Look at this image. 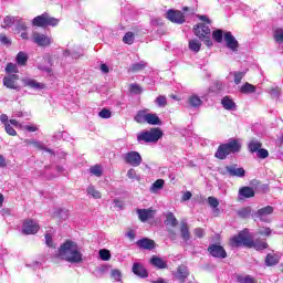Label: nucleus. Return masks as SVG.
I'll return each mask as SVG.
<instances>
[{
	"label": "nucleus",
	"instance_id": "1",
	"mask_svg": "<svg viewBox=\"0 0 283 283\" xmlns=\"http://www.w3.org/2000/svg\"><path fill=\"white\" fill-rule=\"evenodd\" d=\"M56 258L71 264H81L83 262V253L78 250V244L72 240H66L60 245Z\"/></svg>",
	"mask_w": 283,
	"mask_h": 283
},
{
	"label": "nucleus",
	"instance_id": "2",
	"mask_svg": "<svg viewBox=\"0 0 283 283\" xmlns=\"http://www.w3.org/2000/svg\"><path fill=\"white\" fill-rule=\"evenodd\" d=\"M241 150L242 144H240V140L231 138L228 143L218 146L214 158H218V160H227L228 156H231V154H240Z\"/></svg>",
	"mask_w": 283,
	"mask_h": 283
},
{
	"label": "nucleus",
	"instance_id": "3",
	"mask_svg": "<svg viewBox=\"0 0 283 283\" xmlns=\"http://www.w3.org/2000/svg\"><path fill=\"white\" fill-rule=\"evenodd\" d=\"M195 36L203 41L207 48H212L213 42L211 41V28L205 23L195 24L192 28Z\"/></svg>",
	"mask_w": 283,
	"mask_h": 283
},
{
	"label": "nucleus",
	"instance_id": "4",
	"mask_svg": "<svg viewBox=\"0 0 283 283\" xmlns=\"http://www.w3.org/2000/svg\"><path fill=\"white\" fill-rule=\"evenodd\" d=\"M230 245L235 248L247 247L248 249H253V239L251 238V234H249L248 230H243L230 240Z\"/></svg>",
	"mask_w": 283,
	"mask_h": 283
},
{
	"label": "nucleus",
	"instance_id": "5",
	"mask_svg": "<svg viewBox=\"0 0 283 283\" xmlns=\"http://www.w3.org/2000/svg\"><path fill=\"white\" fill-rule=\"evenodd\" d=\"M32 25L34 28H48L50 25L52 28H56V25H59V19L52 18V17H50V13L44 12L41 15H36L32 20Z\"/></svg>",
	"mask_w": 283,
	"mask_h": 283
},
{
	"label": "nucleus",
	"instance_id": "6",
	"mask_svg": "<svg viewBox=\"0 0 283 283\" xmlns=\"http://www.w3.org/2000/svg\"><path fill=\"white\" fill-rule=\"evenodd\" d=\"M160 138H163V130L160 128H151L150 130L142 132L137 136L139 143H158Z\"/></svg>",
	"mask_w": 283,
	"mask_h": 283
},
{
	"label": "nucleus",
	"instance_id": "7",
	"mask_svg": "<svg viewBox=\"0 0 283 283\" xmlns=\"http://www.w3.org/2000/svg\"><path fill=\"white\" fill-rule=\"evenodd\" d=\"M31 39L38 48H50L52 45V38L36 31L32 33Z\"/></svg>",
	"mask_w": 283,
	"mask_h": 283
},
{
	"label": "nucleus",
	"instance_id": "8",
	"mask_svg": "<svg viewBox=\"0 0 283 283\" xmlns=\"http://www.w3.org/2000/svg\"><path fill=\"white\" fill-rule=\"evenodd\" d=\"M166 19H168V21L171 23H177V25H182V23L186 21L185 13H182L180 10L174 9L167 11Z\"/></svg>",
	"mask_w": 283,
	"mask_h": 283
},
{
	"label": "nucleus",
	"instance_id": "9",
	"mask_svg": "<svg viewBox=\"0 0 283 283\" xmlns=\"http://www.w3.org/2000/svg\"><path fill=\"white\" fill-rule=\"evenodd\" d=\"M39 229H41V227L32 219H27L22 224V233H24V235H34V233H39Z\"/></svg>",
	"mask_w": 283,
	"mask_h": 283
},
{
	"label": "nucleus",
	"instance_id": "10",
	"mask_svg": "<svg viewBox=\"0 0 283 283\" xmlns=\"http://www.w3.org/2000/svg\"><path fill=\"white\" fill-rule=\"evenodd\" d=\"M125 164L130 165V167H140L143 163V157L138 151H129L124 157Z\"/></svg>",
	"mask_w": 283,
	"mask_h": 283
},
{
	"label": "nucleus",
	"instance_id": "11",
	"mask_svg": "<svg viewBox=\"0 0 283 283\" xmlns=\"http://www.w3.org/2000/svg\"><path fill=\"white\" fill-rule=\"evenodd\" d=\"M208 253H210L212 258H218L219 260H224V258H227V250L220 244H210L208 247Z\"/></svg>",
	"mask_w": 283,
	"mask_h": 283
},
{
	"label": "nucleus",
	"instance_id": "12",
	"mask_svg": "<svg viewBox=\"0 0 283 283\" xmlns=\"http://www.w3.org/2000/svg\"><path fill=\"white\" fill-rule=\"evenodd\" d=\"M189 268L185 264L178 265L177 271L174 273L175 280L180 283L187 282V277H189Z\"/></svg>",
	"mask_w": 283,
	"mask_h": 283
},
{
	"label": "nucleus",
	"instance_id": "13",
	"mask_svg": "<svg viewBox=\"0 0 283 283\" xmlns=\"http://www.w3.org/2000/svg\"><path fill=\"white\" fill-rule=\"evenodd\" d=\"M17 81H19V75L17 74H11L8 76L3 77V85L4 87H8V90H21V87H19V84H17Z\"/></svg>",
	"mask_w": 283,
	"mask_h": 283
},
{
	"label": "nucleus",
	"instance_id": "14",
	"mask_svg": "<svg viewBox=\"0 0 283 283\" xmlns=\"http://www.w3.org/2000/svg\"><path fill=\"white\" fill-rule=\"evenodd\" d=\"M226 170L228 171L229 176L235 178H244L247 176V170L244 168H238V165L226 166Z\"/></svg>",
	"mask_w": 283,
	"mask_h": 283
},
{
	"label": "nucleus",
	"instance_id": "15",
	"mask_svg": "<svg viewBox=\"0 0 283 283\" xmlns=\"http://www.w3.org/2000/svg\"><path fill=\"white\" fill-rule=\"evenodd\" d=\"M136 245L138 247V249H144L145 251H151L156 249V241L149 238H143L136 242Z\"/></svg>",
	"mask_w": 283,
	"mask_h": 283
},
{
	"label": "nucleus",
	"instance_id": "16",
	"mask_svg": "<svg viewBox=\"0 0 283 283\" xmlns=\"http://www.w3.org/2000/svg\"><path fill=\"white\" fill-rule=\"evenodd\" d=\"M224 41L229 50H232V52H238V48H240V43H238V40H235V38L233 36V34H231V32L224 33Z\"/></svg>",
	"mask_w": 283,
	"mask_h": 283
},
{
	"label": "nucleus",
	"instance_id": "17",
	"mask_svg": "<svg viewBox=\"0 0 283 283\" xmlns=\"http://www.w3.org/2000/svg\"><path fill=\"white\" fill-rule=\"evenodd\" d=\"M133 273L138 277H149V272H147V269H145V265L140 263L133 264Z\"/></svg>",
	"mask_w": 283,
	"mask_h": 283
},
{
	"label": "nucleus",
	"instance_id": "18",
	"mask_svg": "<svg viewBox=\"0 0 283 283\" xmlns=\"http://www.w3.org/2000/svg\"><path fill=\"white\" fill-rule=\"evenodd\" d=\"M221 105L223 108H226L228 112H235L238 109V105L234 103L232 98H230L228 95H226L221 99Z\"/></svg>",
	"mask_w": 283,
	"mask_h": 283
},
{
	"label": "nucleus",
	"instance_id": "19",
	"mask_svg": "<svg viewBox=\"0 0 283 283\" xmlns=\"http://www.w3.org/2000/svg\"><path fill=\"white\" fill-rule=\"evenodd\" d=\"M179 231H180L181 239L185 242H189L191 240V232L189 231V224L187 222L185 221L181 222Z\"/></svg>",
	"mask_w": 283,
	"mask_h": 283
},
{
	"label": "nucleus",
	"instance_id": "20",
	"mask_svg": "<svg viewBox=\"0 0 283 283\" xmlns=\"http://www.w3.org/2000/svg\"><path fill=\"white\" fill-rule=\"evenodd\" d=\"M137 214L140 222H147V220H151V218H154V211L150 209H138Z\"/></svg>",
	"mask_w": 283,
	"mask_h": 283
},
{
	"label": "nucleus",
	"instance_id": "21",
	"mask_svg": "<svg viewBox=\"0 0 283 283\" xmlns=\"http://www.w3.org/2000/svg\"><path fill=\"white\" fill-rule=\"evenodd\" d=\"M239 196L245 199L255 198V190L249 186H244L239 189Z\"/></svg>",
	"mask_w": 283,
	"mask_h": 283
},
{
	"label": "nucleus",
	"instance_id": "22",
	"mask_svg": "<svg viewBox=\"0 0 283 283\" xmlns=\"http://www.w3.org/2000/svg\"><path fill=\"white\" fill-rule=\"evenodd\" d=\"M150 264L155 266V269H168L167 261L163 260L157 255H153L150 259Z\"/></svg>",
	"mask_w": 283,
	"mask_h": 283
},
{
	"label": "nucleus",
	"instance_id": "23",
	"mask_svg": "<svg viewBox=\"0 0 283 283\" xmlns=\"http://www.w3.org/2000/svg\"><path fill=\"white\" fill-rule=\"evenodd\" d=\"M273 213V207L272 206H266L261 209H259L255 213L256 218H259L262 222H264V218L266 216H271Z\"/></svg>",
	"mask_w": 283,
	"mask_h": 283
},
{
	"label": "nucleus",
	"instance_id": "24",
	"mask_svg": "<svg viewBox=\"0 0 283 283\" xmlns=\"http://www.w3.org/2000/svg\"><path fill=\"white\" fill-rule=\"evenodd\" d=\"M250 154H258L262 149V143L255 138L251 139L248 144Z\"/></svg>",
	"mask_w": 283,
	"mask_h": 283
},
{
	"label": "nucleus",
	"instance_id": "25",
	"mask_svg": "<svg viewBox=\"0 0 283 283\" xmlns=\"http://www.w3.org/2000/svg\"><path fill=\"white\" fill-rule=\"evenodd\" d=\"M280 264V256L277 254L269 253L265 256V265L266 266H275Z\"/></svg>",
	"mask_w": 283,
	"mask_h": 283
},
{
	"label": "nucleus",
	"instance_id": "26",
	"mask_svg": "<svg viewBox=\"0 0 283 283\" xmlns=\"http://www.w3.org/2000/svg\"><path fill=\"white\" fill-rule=\"evenodd\" d=\"M252 244V249H255V251H264L265 249H269V243L264 239H256Z\"/></svg>",
	"mask_w": 283,
	"mask_h": 283
},
{
	"label": "nucleus",
	"instance_id": "27",
	"mask_svg": "<svg viewBox=\"0 0 283 283\" xmlns=\"http://www.w3.org/2000/svg\"><path fill=\"white\" fill-rule=\"evenodd\" d=\"M208 205L209 207H211L213 210V213L216 216H220V209L218 207H220V201H218V198L216 197H208Z\"/></svg>",
	"mask_w": 283,
	"mask_h": 283
},
{
	"label": "nucleus",
	"instance_id": "28",
	"mask_svg": "<svg viewBox=\"0 0 283 283\" xmlns=\"http://www.w3.org/2000/svg\"><path fill=\"white\" fill-rule=\"evenodd\" d=\"M147 111H138L137 114L134 117V120L138 123V125H145L147 123Z\"/></svg>",
	"mask_w": 283,
	"mask_h": 283
},
{
	"label": "nucleus",
	"instance_id": "29",
	"mask_svg": "<svg viewBox=\"0 0 283 283\" xmlns=\"http://www.w3.org/2000/svg\"><path fill=\"white\" fill-rule=\"evenodd\" d=\"M146 123L148 125H163V120H160V117L154 113H148L146 117Z\"/></svg>",
	"mask_w": 283,
	"mask_h": 283
},
{
	"label": "nucleus",
	"instance_id": "30",
	"mask_svg": "<svg viewBox=\"0 0 283 283\" xmlns=\"http://www.w3.org/2000/svg\"><path fill=\"white\" fill-rule=\"evenodd\" d=\"M164 223L166 224V227L176 228V227H178V219H176V216H174L172 212H169L166 216V220L164 221Z\"/></svg>",
	"mask_w": 283,
	"mask_h": 283
},
{
	"label": "nucleus",
	"instance_id": "31",
	"mask_svg": "<svg viewBox=\"0 0 283 283\" xmlns=\"http://www.w3.org/2000/svg\"><path fill=\"white\" fill-rule=\"evenodd\" d=\"M255 85L245 82L241 87H240V92L241 94H255Z\"/></svg>",
	"mask_w": 283,
	"mask_h": 283
},
{
	"label": "nucleus",
	"instance_id": "32",
	"mask_svg": "<svg viewBox=\"0 0 283 283\" xmlns=\"http://www.w3.org/2000/svg\"><path fill=\"white\" fill-rule=\"evenodd\" d=\"M15 62L18 65H28V54L23 51H20L17 54Z\"/></svg>",
	"mask_w": 283,
	"mask_h": 283
},
{
	"label": "nucleus",
	"instance_id": "33",
	"mask_svg": "<svg viewBox=\"0 0 283 283\" xmlns=\"http://www.w3.org/2000/svg\"><path fill=\"white\" fill-rule=\"evenodd\" d=\"M273 230L269 227L261 226L258 229V235H262L263 238H271Z\"/></svg>",
	"mask_w": 283,
	"mask_h": 283
},
{
	"label": "nucleus",
	"instance_id": "34",
	"mask_svg": "<svg viewBox=\"0 0 283 283\" xmlns=\"http://www.w3.org/2000/svg\"><path fill=\"white\" fill-rule=\"evenodd\" d=\"M88 171L92 176H96V178H101V176H103V167H101V165L91 166Z\"/></svg>",
	"mask_w": 283,
	"mask_h": 283
},
{
	"label": "nucleus",
	"instance_id": "35",
	"mask_svg": "<svg viewBox=\"0 0 283 283\" xmlns=\"http://www.w3.org/2000/svg\"><path fill=\"white\" fill-rule=\"evenodd\" d=\"M165 187V180L164 179H157L150 187L151 193H156V191L163 189Z\"/></svg>",
	"mask_w": 283,
	"mask_h": 283
},
{
	"label": "nucleus",
	"instance_id": "36",
	"mask_svg": "<svg viewBox=\"0 0 283 283\" xmlns=\"http://www.w3.org/2000/svg\"><path fill=\"white\" fill-rule=\"evenodd\" d=\"M135 41V35L134 32L128 31L125 33V35L123 36V43H125L126 45H133Z\"/></svg>",
	"mask_w": 283,
	"mask_h": 283
},
{
	"label": "nucleus",
	"instance_id": "37",
	"mask_svg": "<svg viewBox=\"0 0 283 283\" xmlns=\"http://www.w3.org/2000/svg\"><path fill=\"white\" fill-rule=\"evenodd\" d=\"M188 48L191 50V52H198L202 48V43H200L198 40H190Z\"/></svg>",
	"mask_w": 283,
	"mask_h": 283
},
{
	"label": "nucleus",
	"instance_id": "38",
	"mask_svg": "<svg viewBox=\"0 0 283 283\" xmlns=\"http://www.w3.org/2000/svg\"><path fill=\"white\" fill-rule=\"evenodd\" d=\"M86 192L88 193V196H92V198H95L96 200H99V198H102L101 191L96 190L94 186H88Z\"/></svg>",
	"mask_w": 283,
	"mask_h": 283
},
{
	"label": "nucleus",
	"instance_id": "39",
	"mask_svg": "<svg viewBox=\"0 0 283 283\" xmlns=\"http://www.w3.org/2000/svg\"><path fill=\"white\" fill-rule=\"evenodd\" d=\"M188 103L191 107H200V105H202V99L196 95H192L189 97Z\"/></svg>",
	"mask_w": 283,
	"mask_h": 283
},
{
	"label": "nucleus",
	"instance_id": "40",
	"mask_svg": "<svg viewBox=\"0 0 283 283\" xmlns=\"http://www.w3.org/2000/svg\"><path fill=\"white\" fill-rule=\"evenodd\" d=\"M99 258L104 262H108V260H112V253L107 249L99 250Z\"/></svg>",
	"mask_w": 283,
	"mask_h": 283
},
{
	"label": "nucleus",
	"instance_id": "41",
	"mask_svg": "<svg viewBox=\"0 0 283 283\" xmlns=\"http://www.w3.org/2000/svg\"><path fill=\"white\" fill-rule=\"evenodd\" d=\"M7 74H19V67L14 63H8L6 66Z\"/></svg>",
	"mask_w": 283,
	"mask_h": 283
},
{
	"label": "nucleus",
	"instance_id": "42",
	"mask_svg": "<svg viewBox=\"0 0 283 283\" xmlns=\"http://www.w3.org/2000/svg\"><path fill=\"white\" fill-rule=\"evenodd\" d=\"M233 76H234V84L240 85V83H242V80L244 78V76H247V71L234 72Z\"/></svg>",
	"mask_w": 283,
	"mask_h": 283
},
{
	"label": "nucleus",
	"instance_id": "43",
	"mask_svg": "<svg viewBox=\"0 0 283 283\" xmlns=\"http://www.w3.org/2000/svg\"><path fill=\"white\" fill-rule=\"evenodd\" d=\"M14 24V17L12 15H7L3 19V24L1 25V28L6 29V28H12V25Z\"/></svg>",
	"mask_w": 283,
	"mask_h": 283
},
{
	"label": "nucleus",
	"instance_id": "44",
	"mask_svg": "<svg viewBox=\"0 0 283 283\" xmlns=\"http://www.w3.org/2000/svg\"><path fill=\"white\" fill-rule=\"evenodd\" d=\"M24 143L28 147H30V145H32L33 147H36V149H45V147H43V145H41V142H39V140L25 139Z\"/></svg>",
	"mask_w": 283,
	"mask_h": 283
},
{
	"label": "nucleus",
	"instance_id": "45",
	"mask_svg": "<svg viewBox=\"0 0 283 283\" xmlns=\"http://www.w3.org/2000/svg\"><path fill=\"white\" fill-rule=\"evenodd\" d=\"M273 39L276 43H283V30L282 29H275Z\"/></svg>",
	"mask_w": 283,
	"mask_h": 283
},
{
	"label": "nucleus",
	"instance_id": "46",
	"mask_svg": "<svg viewBox=\"0 0 283 283\" xmlns=\"http://www.w3.org/2000/svg\"><path fill=\"white\" fill-rule=\"evenodd\" d=\"M212 39L217 42V43H222V39H223V32L222 30L218 29L216 31L212 32Z\"/></svg>",
	"mask_w": 283,
	"mask_h": 283
},
{
	"label": "nucleus",
	"instance_id": "47",
	"mask_svg": "<svg viewBox=\"0 0 283 283\" xmlns=\"http://www.w3.org/2000/svg\"><path fill=\"white\" fill-rule=\"evenodd\" d=\"M155 103L158 105V107H167V97L159 95L156 97Z\"/></svg>",
	"mask_w": 283,
	"mask_h": 283
},
{
	"label": "nucleus",
	"instance_id": "48",
	"mask_svg": "<svg viewBox=\"0 0 283 283\" xmlns=\"http://www.w3.org/2000/svg\"><path fill=\"white\" fill-rule=\"evenodd\" d=\"M147 67L146 63H135L130 66V72H143Z\"/></svg>",
	"mask_w": 283,
	"mask_h": 283
},
{
	"label": "nucleus",
	"instance_id": "49",
	"mask_svg": "<svg viewBox=\"0 0 283 283\" xmlns=\"http://www.w3.org/2000/svg\"><path fill=\"white\" fill-rule=\"evenodd\" d=\"M239 218H242L243 220L249 218L251 216V208H242L238 211Z\"/></svg>",
	"mask_w": 283,
	"mask_h": 283
},
{
	"label": "nucleus",
	"instance_id": "50",
	"mask_svg": "<svg viewBox=\"0 0 283 283\" xmlns=\"http://www.w3.org/2000/svg\"><path fill=\"white\" fill-rule=\"evenodd\" d=\"M111 277H113L115 282H122L123 273L120 272V270H112Z\"/></svg>",
	"mask_w": 283,
	"mask_h": 283
},
{
	"label": "nucleus",
	"instance_id": "51",
	"mask_svg": "<svg viewBox=\"0 0 283 283\" xmlns=\"http://www.w3.org/2000/svg\"><path fill=\"white\" fill-rule=\"evenodd\" d=\"M239 283H255V279H253L251 275L247 276H238Z\"/></svg>",
	"mask_w": 283,
	"mask_h": 283
},
{
	"label": "nucleus",
	"instance_id": "52",
	"mask_svg": "<svg viewBox=\"0 0 283 283\" xmlns=\"http://www.w3.org/2000/svg\"><path fill=\"white\" fill-rule=\"evenodd\" d=\"M256 157H259L261 160H264L265 158H269V150L266 148H261L256 153Z\"/></svg>",
	"mask_w": 283,
	"mask_h": 283
},
{
	"label": "nucleus",
	"instance_id": "53",
	"mask_svg": "<svg viewBox=\"0 0 283 283\" xmlns=\"http://www.w3.org/2000/svg\"><path fill=\"white\" fill-rule=\"evenodd\" d=\"M129 92L132 94H140L143 92V88L138 84H130L129 85Z\"/></svg>",
	"mask_w": 283,
	"mask_h": 283
},
{
	"label": "nucleus",
	"instance_id": "54",
	"mask_svg": "<svg viewBox=\"0 0 283 283\" xmlns=\"http://www.w3.org/2000/svg\"><path fill=\"white\" fill-rule=\"evenodd\" d=\"M99 118H112V111L107 109V108H103L99 113H98Z\"/></svg>",
	"mask_w": 283,
	"mask_h": 283
},
{
	"label": "nucleus",
	"instance_id": "55",
	"mask_svg": "<svg viewBox=\"0 0 283 283\" xmlns=\"http://www.w3.org/2000/svg\"><path fill=\"white\" fill-rule=\"evenodd\" d=\"M127 178H129L130 180H138L140 177L136 175V170L134 168H130L127 171Z\"/></svg>",
	"mask_w": 283,
	"mask_h": 283
},
{
	"label": "nucleus",
	"instance_id": "56",
	"mask_svg": "<svg viewBox=\"0 0 283 283\" xmlns=\"http://www.w3.org/2000/svg\"><path fill=\"white\" fill-rule=\"evenodd\" d=\"M4 129L9 136H17V130L14 127H12V125L6 124Z\"/></svg>",
	"mask_w": 283,
	"mask_h": 283
},
{
	"label": "nucleus",
	"instance_id": "57",
	"mask_svg": "<svg viewBox=\"0 0 283 283\" xmlns=\"http://www.w3.org/2000/svg\"><path fill=\"white\" fill-rule=\"evenodd\" d=\"M0 43L2 45H12V41L9 40L7 34H0Z\"/></svg>",
	"mask_w": 283,
	"mask_h": 283
},
{
	"label": "nucleus",
	"instance_id": "58",
	"mask_svg": "<svg viewBox=\"0 0 283 283\" xmlns=\"http://www.w3.org/2000/svg\"><path fill=\"white\" fill-rule=\"evenodd\" d=\"M45 244L49 245L51 249L54 248V241L52 240V234H45Z\"/></svg>",
	"mask_w": 283,
	"mask_h": 283
},
{
	"label": "nucleus",
	"instance_id": "59",
	"mask_svg": "<svg viewBox=\"0 0 283 283\" xmlns=\"http://www.w3.org/2000/svg\"><path fill=\"white\" fill-rule=\"evenodd\" d=\"M193 233H195L196 238H205V229H202V228H196L193 230Z\"/></svg>",
	"mask_w": 283,
	"mask_h": 283
},
{
	"label": "nucleus",
	"instance_id": "60",
	"mask_svg": "<svg viewBox=\"0 0 283 283\" xmlns=\"http://www.w3.org/2000/svg\"><path fill=\"white\" fill-rule=\"evenodd\" d=\"M197 18L199 19V21H203V23H208V25H211V19H209L208 15L198 14Z\"/></svg>",
	"mask_w": 283,
	"mask_h": 283
},
{
	"label": "nucleus",
	"instance_id": "61",
	"mask_svg": "<svg viewBox=\"0 0 283 283\" xmlns=\"http://www.w3.org/2000/svg\"><path fill=\"white\" fill-rule=\"evenodd\" d=\"M168 235H169V238H170V240H177V238H178V234L175 232V230L174 229H168Z\"/></svg>",
	"mask_w": 283,
	"mask_h": 283
},
{
	"label": "nucleus",
	"instance_id": "62",
	"mask_svg": "<svg viewBox=\"0 0 283 283\" xmlns=\"http://www.w3.org/2000/svg\"><path fill=\"white\" fill-rule=\"evenodd\" d=\"M191 197H192L191 191H186L182 196L184 202H187V200H191Z\"/></svg>",
	"mask_w": 283,
	"mask_h": 283
},
{
	"label": "nucleus",
	"instance_id": "63",
	"mask_svg": "<svg viewBox=\"0 0 283 283\" xmlns=\"http://www.w3.org/2000/svg\"><path fill=\"white\" fill-rule=\"evenodd\" d=\"M0 120L1 123H3L4 126L10 124L8 123V115L6 114L0 115Z\"/></svg>",
	"mask_w": 283,
	"mask_h": 283
},
{
	"label": "nucleus",
	"instance_id": "64",
	"mask_svg": "<svg viewBox=\"0 0 283 283\" xmlns=\"http://www.w3.org/2000/svg\"><path fill=\"white\" fill-rule=\"evenodd\" d=\"M0 167H8V163L6 161V157L0 154Z\"/></svg>",
	"mask_w": 283,
	"mask_h": 283
}]
</instances>
